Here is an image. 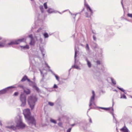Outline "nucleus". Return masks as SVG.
Here are the masks:
<instances>
[{"instance_id": "20e7f679", "label": "nucleus", "mask_w": 132, "mask_h": 132, "mask_svg": "<svg viewBox=\"0 0 132 132\" xmlns=\"http://www.w3.org/2000/svg\"><path fill=\"white\" fill-rule=\"evenodd\" d=\"M16 125L15 127H19L21 128H23L25 127V125L22 122L21 119L19 118L18 121L16 122Z\"/></svg>"}, {"instance_id": "603ef678", "label": "nucleus", "mask_w": 132, "mask_h": 132, "mask_svg": "<svg viewBox=\"0 0 132 132\" xmlns=\"http://www.w3.org/2000/svg\"><path fill=\"white\" fill-rule=\"evenodd\" d=\"M40 42H41L42 41V38H40Z\"/></svg>"}, {"instance_id": "680f3d73", "label": "nucleus", "mask_w": 132, "mask_h": 132, "mask_svg": "<svg viewBox=\"0 0 132 132\" xmlns=\"http://www.w3.org/2000/svg\"><path fill=\"white\" fill-rule=\"evenodd\" d=\"M31 1H33V0H31Z\"/></svg>"}, {"instance_id": "c85d7f7f", "label": "nucleus", "mask_w": 132, "mask_h": 132, "mask_svg": "<svg viewBox=\"0 0 132 132\" xmlns=\"http://www.w3.org/2000/svg\"><path fill=\"white\" fill-rule=\"evenodd\" d=\"M27 80L29 82H31V84L32 85H33L35 83L34 82L31 81L29 79H28V78L27 79Z\"/></svg>"}, {"instance_id": "1a4fd4ad", "label": "nucleus", "mask_w": 132, "mask_h": 132, "mask_svg": "<svg viewBox=\"0 0 132 132\" xmlns=\"http://www.w3.org/2000/svg\"><path fill=\"white\" fill-rule=\"evenodd\" d=\"M75 56H74L75 63H76V57L77 56V53L79 51L78 50V48H77L76 46L75 47Z\"/></svg>"}, {"instance_id": "9d476101", "label": "nucleus", "mask_w": 132, "mask_h": 132, "mask_svg": "<svg viewBox=\"0 0 132 132\" xmlns=\"http://www.w3.org/2000/svg\"><path fill=\"white\" fill-rule=\"evenodd\" d=\"M40 50L41 51V52L42 53V55L43 56V58H44V55L45 53V52L44 49L43 48L40 47Z\"/></svg>"}, {"instance_id": "4be33fe9", "label": "nucleus", "mask_w": 132, "mask_h": 132, "mask_svg": "<svg viewBox=\"0 0 132 132\" xmlns=\"http://www.w3.org/2000/svg\"><path fill=\"white\" fill-rule=\"evenodd\" d=\"M72 67L73 68L75 69H79V70L80 69V68H79V67L78 66L75 65L73 66H72Z\"/></svg>"}, {"instance_id": "f257e3e1", "label": "nucleus", "mask_w": 132, "mask_h": 132, "mask_svg": "<svg viewBox=\"0 0 132 132\" xmlns=\"http://www.w3.org/2000/svg\"><path fill=\"white\" fill-rule=\"evenodd\" d=\"M23 114L26 119L28 120V123L29 125H36V121L34 117L30 116V110L26 109L23 111Z\"/></svg>"}, {"instance_id": "864d4df0", "label": "nucleus", "mask_w": 132, "mask_h": 132, "mask_svg": "<svg viewBox=\"0 0 132 132\" xmlns=\"http://www.w3.org/2000/svg\"><path fill=\"white\" fill-rule=\"evenodd\" d=\"M75 124H72L71 125V126H75Z\"/></svg>"}, {"instance_id": "423d86ee", "label": "nucleus", "mask_w": 132, "mask_h": 132, "mask_svg": "<svg viewBox=\"0 0 132 132\" xmlns=\"http://www.w3.org/2000/svg\"><path fill=\"white\" fill-rule=\"evenodd\" d=\"M92 94H93L92 96L91 97L90 100L89 104V106H90L92 104L94 105H95L94 101L95 100V92L93 90L92 91Z\"/></svg>"}, {"instance_id": "6e6d98bb", "label": "nucleus", "mask_w": 132, "mask_h": 132, "mask_svg": "<svg viewBox=\"0 0 132 132\" xmlns=\"http://www.w3.org/2000/svg\"><path fill=\"white\" fill-rule=\"evenodd\" d=\"M76 14H75V17L74 18V19H75V16H76Z\"/></svg>"}, {"instance_id": "f3484780", "label": "nucleus", "mask_w": 132, "mask_h": 132, "mask_svg": "<svg viewBox=\"0 0 132 132\" xmlns=\"http://www.w3.org/2000/svg\"><path fill=\"white\" fill-rule=\"evenodd\" d=\"M35 42L34 39H30V45H34Z\"/></svg>"}, {"instance_id": "473e14b6", "label": "nucleus", "mask_w": 132, "mask_h": 132, "mask_svg": "<svg viewBox=\"0 0 132 132\" xmlns=\"http://www.w3.org/2000/svg\"><path fill=\"white\" fill-rule=\"evenodd\" d=\"M29 37L30 38V39H34L33 38V36H32V35L31 34V35H29Z\"/></svg>"}, {"instance_id": "7ed1b4c3", "label": "nucleus", "mask_w": 132, "mask_h": 132, "mask_svg": "<svg viewBox=\"0 0 132 132\" xmlns=\"http://www.w3.org/2000/svg\"><path fill=\"white\" fill-rule=\"evenodd\" d=\"M20 99L21 102V106L22 107L24 106L26 103V96L24 93H22L20 97Z\"/></svg>"}, {"instance_id": "dca6fc26", "label": "nucleus", "mask_w": 132, "mask_h": 132, "mask_svg": "<svg viewBox=\"0 0 132 132\" xmlns=\"http://www.w3.org/2000/svg\"><path fill=\"white\" fill-rule=\"evenodd\" d=\"M86 61L87 62V63L89 68H90L91 66V64L90 62L87 59H86Z\"/></svg>"}, {"instance_id": "e433bc0d", "label": "nucleus", "mask_w": 132, "mask_h": 132, "mask_svg": "<svg viewBox=\"0 0 132 132\" xmlns=\"http://www.w3.org/2000/svg\"><path fill=\"white\" fill-rule=\"evenodd\" d=\"M53 88H58V86L56 84H54L53 86Z\"/></svg>"}, {"instance_id": "5fc2aeb1", "label": "nucleus", "mask_w": 132, "mask_h": 132, "mask_svg": "<svg viewBox=\"0 0 132 132\" xmlns=\"http://www.w3.org/2000/svg\"><path fill=\"white\" fill-rule=\"evenodd\" d=\"M2 39V38L1 37H0V40H1Z\"/></svg>"}, {"instance_id": "052dcab7", "label": "nucleus", "mask_w": 132, "mask_h": 132, "mask_svg": "<svg viewBox=\"0 0 132 132\" xmlns=\"http://www.w3.org/2000/svg\"><path fill=\"white\" fill-rule=\"evenodd\" d=\"M35 79V78H34V79Z\"/></svg>"}, {"instance_id": "09e8293b", "label": "nucleus", "mask_w": 132, "mask_h": 132, "mask_svg": "<svg viewBox=\"0 0 132 132\" xmlns=\"http://www.w3.org/2000/svg\"><path fill=\"white\" fill-rule=\"evenodd\" d=\"M111 90L112 91H116V89H111Z\"/></svg>"}, {"instance_id": "bf43d9fd", "label": "nucleus", "mask_w": 132, "mask_h": 132, "mask_svg": "<svg viewBox=\"0 0 132 132\" xmlns=\"http://www.w3.org/2000/svg\"><path fill=\"white\" fill-rule=\"evenodd\" d=\"M43 77L44 76V75H43Z\"/></svg>"}, {"instance_id": "4d7b16f0", "label": "nucleus", "mask_w": 132, "mask_h": 132, "mask_svg": "<svg viewBox=\"0 0 132 132\" xmlns=\"http://www.w3.org/2000/svg\"><path fill=\"white\" fill-rule=\"evenodd\" d=\"M112 101L113 102V99H112Z\"/></svg>"}, {"instance_id": "a18cd8bd", "label": "nucleus", "mask_w": 132, "mask_h": 132, "mask_svg": "<svg viewBox=\"0 0 132 132\" xmlns=\"http://www.w3.org/2000/svg\"><path fill=\"white\" fill-rule=\"evenodd\" d=\"M100 73L99 72H98L95 74V75L96 76H97V75H98L99 76L100 75Z\"/></svg>"}, {"instance_id": "ea45409f", "label": "nucleus", "mask_w": 132, "mask_h": 132, "mask_svg": "<svg viewBox=\"0 0 132 132\" xmlns=\"http://www.w3.org/2000/svg\"><path fill=\"white\" fill-rule=\"evenodd\" d=\"M117 88H118L122 92H124V90H123L122 88H119L118 87H117Z\"/></svg>"}, {"instance_id": "72a5a7b5", "label": "nucleus", "mask_w": 132, "mask_h": 132, "mask_svg": "<svg viewBox=\"0 0 132 132\" xmlns=\"http://www.w3.org/2000/svg\"><path fill=\"white\" fill-rule=\"evenodd\" d=\"M86 50H89V47L88 45V44H86Z\"/></svg>"}, {"instance_id": "c756f323", "label": "nucleus", "mask_w": 132, "mask_h": 132, "mask_svg": "<svg viewBox=\"0 0 132 132\" xmlns=\"http://www.w3.org/2000/svg\"><path fill=\"white\" fill-rule=\"evenodd\" d=\"M121 98H126V97L125 95L123 94L121 96Z\"/></svg>"}, {"instance_id": "39448f33", "label": "nucleus", "mask_w": 132, "mask_h": 132, "mask_svg": "<svg viewBox=\"0 0 132 132\" xmlns=\"http://www.w3.org/2000/svg\"><path fill=\"white\" fill-rule=\"evenodd\" d=\"M25 39L24 38L15 40L9 43L8 45H10L13 44H19L21 42L25 41Z\"/></svg>"}, {"instance_id": "58836bf2", "label": "nucleus", "mask_w": 132, "mask_h": 132, "mask_svg": "<svg viewBox=\"0 0 132 132\" xmlns=\"http://www.w3.org/2000/svg\"><path fill=\"white\" fill-rule=\"evenodd\" d=\"M71 129V128H70L67 130V132H70Z\"/></svg>"}, {"instance_id": "8fccbe9b", "label": "nucleus", "mask_w": 132, "mask_h": 132, "mask_svg": "<svg viewBox=\"0 0 132 132\" xmlns=\"http://www.w3.org/2000/svg\"><path fill=\"white\" fill-rule=\"evenodd\" d=\"M0 125L1 126H2V122L1 121H0Z\"/></svg>"}, {"instance_id": "ddd939ff", "label": "nucleus", "mask_w": 132, "mask_h": 132, "mask_svg": "<svg viewBox=\"0 0 132 132\" xmlns=\"http://www.w3.org/2000/svg\"><path fill=\"white\" fill-rule=\"evenodd\" d=\"M33 88H34L35 89L37 92H39V88L36 85V84L35 83V84H33Z\"/></svg>"}, {"instance_id": "a878e982", "label": "nucleus", "mask_w": 132, "mask_h": 132, "mask_svg": "<svg viewBox=\"0 0 132 132\" xmlns=\"http://www.w3.org/2000/svg\"><path fill=\"white\" fill-rule=\"evenodd\" d=\"M110 79L113 84V85H115L116 82H115V81L114 80L113 78H111Z\"/></svg>"}, {"instance_id": "49530a36", "label": "nucleus", "mask_w": 132, "mask_h": 132, "mask_svg": "<svg viewBox=\"0 0 132 132\" xmlns=\"http://www.w3.org/2000/svg\"><path fill=\"white\" fill-rule=\"evenodd\" d=\"M49 71H51L52 72V73L53 74L54 73H53V71L49 69Z\"/></svg>"}, {"instance_id": "c9c22d12", "label": "nucleus", "mask_w": 132, "mask_h": 132, "mask_svg": "<svg viewBox=\"0 0 132 132\" xmlns=\"http://www.w3.org/2000/svg\"><path fill=\"white\" fill-rule=\"evenodd\" d=\"M18 94L19 93L18 92H15L14 94L13 95L16 96H17L18 95Z\"/></svg>"}, {"instance_id": "2eb2a0df", "label": "nucleus", "mask_w": 132, "mask_h": 132, "mask_svg": "<svg viewBox=\"0 0 132 132\" xmlns=\"http://www.w3.org/2000/svg\"><path fill=\"white\" fill-rule=\"evenodd\" d=\"M24 92L27 95L29 94L30 93V90L29 89H24Z\"/></svg>"}, {"instance_id": "aec40b11", "label": "nucleus", "mask_w": 132, "mask_h": 132, "mask_svg": "<svg viewBox=\"0 0 132 132\" xmlns=\"http://www.w3.org/2000/svg\"><path fill=\"white\" fill-rule=\"evenodd\" d=\"M47 12L49 13H52L53 12V10L51 8L49 9L47 11Z\"/></svg>"}, {"instance_id": "5701e85b", "label": "nucleus", "mask_w": 132, "mask_h": 132, "mask_svg": "<svg viewBox=\"0 0 132 132\" xmlns=\"http://www.w3.org/2000/svg\"><path fill=\"white\" fill-rule=\"evenodd\" d=\"M21 47H22L24 49H28L29 48V46L27 45L23 46H21Z\"/></svg>"}, {"instance_id": "7c9ffc66", "label": "nucleus", "mask_w": 132, "mask_h": 132, "mask_svg": "<svg viewBox=\"0 0 132 132\" xmlns=\"http://www.w3.org/2000/svg\"><path fill=\"white\" fill-rule=\"evenodd\" d=\"M44 6L45 9H46L47 8V6L46 3H45L44 4Z\"/></svg>"}, {"instance_id": "b1692460", "label": "nucleus", "mask_w": 132, "mask_h": 132, "mask_svg": "<svg viewBox=\"0 0 132 132\" xmlns=\"http://www.w3.org/2000/svg\"><path fill=\"white\" fill-rule=\"evenodd\" d=\"M50 121L51 122L53 123L54 124H56V120H55L53 119H50Z\"/></svg>"}, {"instance_id": "9b49d317", "label": "nucleus", "mask_w": 132, "mask_h": 132, "mask_svg": "<svg viewBox=\"0 0 132 132\" xmlns=\"http://www.w3.org/2000/svg\"><path fill=\"white\" fill-rule=\"evenodd\" d=\"M5 127L6 128L12 129L13 130H15L16 129V127L12 125L10 126H6Z\"/></svg>"}, {"instance_id": "a19ab883", "label": "nucleus", "mask_w": 132, "mask_h": 132, "mask_svg": "<svg viewBox=\"0 0 132 132\" xmlns=\"http://www.w3.org/2000/svg\"><path fill=\"white\" fill-rule=\"evenodd\" d=\"M86 17L87 18L89 17L90 16H89L88 15V13L87 12H86Z\"/></svg>"}, {"instance_id": "412c9836", "label": "nucleus", "mask_w": 132, "mask_h": 132, "mask_svg": "<svg viewBox=\"0 0 132 132\" xmlns=\"http://www.w3.org/2000/svg\"><path fill=\"white\" fill-rule=\"evenodd\" d=\"M39 8L40 10L42 13H43L44 12V9L43 8V6L42 5H40L39 6Z\"/></svg>"}, {"instance_id": "0eeeda50", "label": "nucleus", "mask_w": 132, "mask_h": 132, "mask_svg": "<svg viewBox=\"0 0 132 132\" xmlns=\"http://www.w3.org/2000/svg\"><path fill=\"white\" fill-rule=\"evenodd\" d=\"M99 108L104 109L106 110H109L110 111V112L112 114V115L113 116V118L114 119V117L113 115V109L112 108L111 109V108H102V107H99Z\"/></svg>"}, {"instance_id": "393cba45", "label": "nucleus", "mask_w": 132, "mask_h": 132, "mask_svg": "<svg viewBox=\"0 0 132 132\" xmlns=\"http://www.w3.org/2000/svg\"><path fill=\"white\" fill-rule=\"evenodd\" d=\"M43 35L45 38H47L48 37V35L46 32L44 33L43 34Z\"/></svg>"}, {"instance_id": "e2e57ef3", "label": "nucleus", "mask_w": 132, "mask_h": 132, "mask_svg": "<svg viewBox=\"0 0 132 132\" xmlns=\"http://www.w3.org/2000/svg\"><path fill=\"white\" fill-rule=\"evenodd\" d=\"M71 69H70L69 70H71Z\"/></svg>"}, {"instance_id": "bb28decb", "label": "nucleus", "mask_w": 132, "mask_h": 132, "mask_svg": "<svg viewBox=\"0 0 132 132\" xmlns=\"http://www.w3.org/2000/svg\"><path fill=\"white\" fill-rule=\"evenodd\" d=\"M53 75H54L55 77L56 78V79L57 80L59 81V77L54 73H53Z\"/></svg>"}, {"instance_id": "6ab92c4d", "label": "nucleus", "mask_w": 132, "mask_h": 132, "mask_svg": "<svg viewBox=\"0 0 132 132\" xmlns=\"http://www.w3.org/2000/svg\"><path fill=\"white\" fill-rule=\"evenodd\" d=\"M27 78H28L27 76H24V77L21 79V81H25L26 80H27Z\"/></svg>"}, {"instance_id": "37998d69", "label": "nucleus", "mask_w": 132, "mask_h": 132, "mask_svg": "<svg viewBox=\"0 0 132 132\" xmlns=\"http://www.w3.org/2000/svg\"><path fill=\"white\" fill-rule=\"evenodd\" d=\"M93 39L94 40H95V41L96 40V38L95 36H93Z\"/></svg>"}, {"instance_id": "13d9d810", "label": "nucleus", "mask_w": 132, "mask_h": 132, "mask_svg": "<svg viewBox=\"0 0 132 132\" xmlns=\"http://www.w3.org/2000/svg\"><path fill=\"white\" fill-rule=\"evenodd\" d=\"M91 108H90L89 109H88V110H90V109H91Z\"/></svg>"}, {"instance_id": "4c0bfd02", "label": "nucleus", "mask_w": 132, "mask_h": 132, "mask_svg": "<svg viewBox=\"0 0 132 132\" xmlns=\"http://www.w3.org/2000/svg\"><path fill=\"white\" fill-rule=\"evenodd\" d=\"M58 125L60 126V127H62V123L61 122H60L58 123Z\"/></svg>"}, {"instance_id": "3c124183", "label": "nucleus", "mask_w": 132, "mask_h": 132, "mask_svg": "<svg viewBox=\"0 0 132 132\" xmlns=\"http://www.w3.org/2000/svg\"><path fill=\"white\" fill-rule=\"evenodd\" d=\"M39 70H40V71L41 74H43V73H42V71H41V70L40 69H39Z\"/></svg>"}, {"instance_id": "f8f14e48", "label": "nucleus", "mask_w": 132, "mask_h": 132, "mask_svg": "<svg viewBox=\"0 0 132 132\" xmlns=\"http://www.w3.org/2000/svg\"><path fill=\"white\" fill-rule=\"evenodd\" d=\"M121 130L123 132H128V130L127 128L125 126L122 128L121 129Z\"/></svg>"}, {"instance_id": "79ce46f5", "label": "nucleus", "mask_w": 132, "mask_h": 132, "mask_svg": "<svg viewBox=\"0 0 132 132\" xmlns=\"http://www.w3.org/2000/svg\"><path fill=\"white\" fill-rule=\"evenodd\" d=\"M96 63L97 64H100V63L99 61H97L96 62Z\"/></svg>"}, {"instance_id": "de8ad7c7", "label": "nucleus", "mask_w": 132, "mask_h": 132, "mask_svg": "<svg viewBox=\"0 0 132 132\" xmlns=\"http://www.w3.org/2000/svg\"><path fill=\"white\" fill-rule=\"evenodd\" d=\"M89 122L90 123H92V120L90 118V119H89Z\"/></svg>"}, {"instance_id": "f03ea898", "label": "nucleus", "mask_w": 132, "mask_h": 132, "mask_svg": "<svg viewBox=\"0 0 132 132\" xmlns=\"http://www.w3.org/2000/svg\"><path fill=\"white\" fill-rule=\"evenodd\" d=\"M37 100V98L35 96H30L29 97L28 99V103L31 110L33 109L35 103Z\"/></svg>"}, {"instance_id": "a211bd4d", "label": "nucleus", "mask_w": 132, "mask_h": 132, "mask_svg": "<svg viewBox=\"0 0 132 132\" xmlns=\"http://www.w3.org/2000/svg\"><path fill=\"white\" fill-rule=\"evenodd\" d=\"M5 44L3 42H0V48L3 47L5 46Z\"/></svg>"}, {"instance_id": "f704fd0d", "label": "nucleus", "mask_w": 132, "mask_h": 132, "mask_svg": "<svg viewBox=\"0 0 132 132\" xmlns=\"http://www.w3.org/2000/svg\"><path fill=\"white\" fill-rule=\"evenodd\" d=\"M127 15L128 17L131 18H132V14L128 13L127 14Z\"/></svg>"}, {"instance_id": "cd10ccee", "label": "nucleus", "mask_w": 132, "mask_h": 132, "mask_svg": "<svg viewBox=\"0 0 132 132\" xmlns=\"http://www.w3.org/2000/svg\"><path fill=\"white\" fill-rule=\"evenodd\" d=\"M42 30V29L41 28H40L38 29V30H37V32H41Z\"/></svg>"}, {"instance_id": "4468645a", "label": "nucleus", "mask_w": 132, "mask_h": 132, "mask_svg": "<svg viewBox=\"0 0 132 132\" xmlns=\"http://www.w3.org/2000/svg\"><path fill=\"white\" fill-rule=\"evenodd\" d=\"M86 6L87 9L89 10V11L91 12L90 15H92V14L93 13V12L92 10L90 8L89 6V5H88L87 4H86Z\"/></svg>"}, {"instance_id": "6e6552de", "label": "nucleus", "mask_w": 132, "mask_h": 132, "mask_svg": "<svg viewBox=\"0 0 132 132\" xmlns=\"http://www.w3.org/2000/svg\"><path fill=\"white\" fill-rule=\"evenodd\" d=\"M13 87L12 86H10L4 89H3L0 91V94H3L5 93L6 92V91L8 90V89L9 88H13Z\"/></svg>"}, {"instance_id": "c03bdc74", "label": "nucleus", "mask_w": 132, "mask_h": 132, "mask_svg": "<svg viewBox=\"0 0 132 132\" xmlns=\"http://www.w3.org/2000/svg\"><path fill=\"white\" fill-rule=\"evenodd\" d=\"M45 65L47 66V67L48 68H50V66L48 65V64H47V63H46V62H45Z\"/></svg>"}, {"instance_id": "2f4dec72", "label": "nucleus", "mask_w": 132, "mask_h": 132, "mask_svg": "<svg viewBox=\"0 0 132 132\" xmlns=\"http://www.w3.org/2000/svg\"><path fill=\"white\" fill-rule=\"evenodd\" d=\"M48 104L51 106H53L54 105L53 103L50 102H49Z\"/></svg>"}]
</instances>
